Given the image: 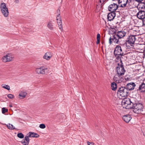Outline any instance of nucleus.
I'll return each mask as SVG.
<instances>
[{"mask_svg": "<svg viewBox=\"0 0 145 145\" xmlns=\"http://www.w3.org/2000/svg\"><path fill=\"white\" fill-rule=\"evenodd\" d=\"M138 90H139L141 92L145 91V84L143 83H142L140 85Z\"/></svg>", "mask_w": 145, "mask_h": 145, "instance_id": "24", "label": "nucleus"}, {"mask_svg": "<svg viewBox=\"0 0 145 145\" xmlns=\"http://www.w3.org/2000/svg\"><path fill=\"white\" fill-rule=\"evenodd\" d=\"M58 25L59 27V29L62 30L63 29V26L62 24V23L61 22V20H60L59 21H57Z\"/></svg>", "mask_w": 145, "mask_h": 145, "instance_id": "27", "label": "nucleus"}, {"mask_svg": "<svg viewBox=\"0 0 145 145\" xmlns=\"http://www.w3.org/2000/svg\"><path fill=\"white\" fill-rule=\"evenodd\" d=\"M52 57V53L50 52H47L45 53L43 56V58L47 60H50Z\"/></svg>", "mask_w": 145, "mask_h": 145, "instance_id": "15", "label": "nucleus"}, {"mask_svg": "<svg viewBox=\"0 0 145 145\" xmlns=\"http://www.w3.org/2000/svg\"><path fill=\"white\" fill-rule=\"evenodd\" d=\"M6 126L10 130H12L15 129L13 125L12 124H11L10 123L6 125Z\"/></svg>", "mask_w": 145, "mask_h": 145, "instance_id": "26", "label": "nucleus"}, {"mask_svg": "<svg viewBox=\"0 0 145 145\" xmlns=\"http://www.w3.org/2000/svg\"><path fill=\"white\" fill-rule=\"evenodd\" d=\"M139 8L142 9H144L145 8V6L143 4H141L140 5Z\"/></svg>", "mask_w": 145, "mask_h": 145, "instance_id": "33", "label": "nucleus"}, {"mask_svg": "<svg viewBox=\"0 0 145 145\" xmlns=\"http://www.w3.org/2000/svg\"><path fill=\"white\" fill-rule=\"evenodd\" d=\"M100 39H97V41L96 43L97 44H98L100 42Z\"/></svg>", "mask_w": 145, "mask_h": 145, "instance_id": "39", "label": "nucleus"}, {"mask_svg": "<svg viewBox=\"0 0 145 145\" xmlns=\"http://www.w3.org/2000/svg\"><path fill=\"white\" fill-rule=\"evenodd\" d=\"M47 69V68H44L42 67L36 68L35 71L38 74H44L45 73V71Z\"/></svg>", "mask_w": 145, "mask_h": 145, "instance_id": "13", "label": "nucleus"}, {"mask_svg": "<svg viewBox=\"0 0 145 145\" xmlns=\"http://www.w3.org/2000/svg\"><path fill=\"white\" fill-rule=\"evenodd\" d=\"M88 145H94V144L92 142H90L89 141L87 142Z\"/></svg>", "mask_w": 145, "mask_h": 145, "instance_id": "35", "label": "nucleus"}, {"mask_svg": "<svg viewBox=\"0 0 145 145\" xmlns=\"http://www.w3.org/2000/svg\"><path fill=\"white\" fill-rule=\"evenodd\" d=\"M9 106H10V107H12V105H10Z\"/></svg>", "mask_w": 145, "mask_h": 145, "instance_id": "41", "label": "nucleus"}, {"mask_svg": "<svg viewBox=\"0 0 145 145\" xmlns=\"http://www.w3.org/2000/svg\"><path fill=\"white\" fill-rule=\"evenodd\" d=\"M136 85L133 82H131L130 83L127 84L126 86V89L129 90H132L134 89Z\"/></svg>", "mask_w": 145, "mask_h": 145, "instance_id": "16", "label": "nucleus"}, {"mask_svg": "<svg viewBox=\"0 0 145 145\" xmlns=\"http://www.w3.org/2000/svg\"><path fill=\"white\" fill-rule=\"evenodd\" d=\"M118 3L121 4L120 6L124 9L128 10L131 8V5L128 3V0H119Z\"/></svg>", "mask_w": 145, "mask_h": 145, "instance_id": "9", "label": "nucleus"}, {"mask_svg": "<svg viewBox=\"0 0 145 145\" xmlns=\"http://www.w3.org/2000/svg\"><path fill=\"white\" fill-rule=\"evenodd\" d=\"M123 76L118 75L116 73V75L114 76V80L117 83L121 82L123 80V78L122 77Z\"/></svg>", "mask_w": 145, "mask_h": 145, "instance_id": "11", "label": "nucleus"}, {"mask_svg": "<svg viewBox=\"0 0 145 145\" xmlns=\"http://www.w3.org/2000/svg\"><path fill=\"white\" fill-rule=\"evenodd\" d=\"M131 118V116L129 115H124L122 117L123 120L127 123H128L130 121Z\"/></svg>", "mask_w": 145, "mask_h": 145, "instance_id": "20", "label": "nucleus"}, {"mask_svg": "<svg viewBox=\"0 0 145 145\" xmlns=\"http://www.w3.org/2000/svg\"><path fill=\"white\" fill-rule=\"evenodd\" d=\"M14 2L16 3H18L19 2V0H15Z\"/></svg>", "mask_w": 145, "mask_h": 145, "instance_id": "38", "label": "nucleus"}, {"mask_svg": "<svg viewBox=\"0 0 145 145\" xmlns=\"http://www.w3.org/2000/svg\"><path fill=\"white\" fill-rule=\"evenodd\" d=\"M101 0V1H103V2H104V1H106V0Z\"/></svg>", "mask_w": 145, "mask_h": 145, "instance_id": "42", "label": "nucleus"}, {"mask_svg": "<svg viewBox=\"0 0 145 145\" xmlns=\"http://www.w3.org/2000/svg\"><path fill=\"white\" fill-rule=\"evenodd\" d=\"M119 37L116 34H115L112 36V38L111 37L109 39V43L110 44H111L112 40L113 42L115 43H118L119 41Z\"/></svg>", "mask_w": 145, "mask_h": 145, "instance_id": "10", "label": "nucleus"}, {"mask_svg": "<svg viewBox=\"0 0 145 145\" xmlns=\"http://www.w3.org/2000/svg\"><path fill=\"white\" fill-rule=\"evenodd\" d=\"M46 27L51 31H54V24L51 21L47 22Z\"/></svg>", "mask_w": 145, "mask_h": 145, "instance_id": "18", "label": "nucleus"}, {"mask_svg": "<svg viewBox=\"0 0 145 145\" xmlns=\"http://www.w3.org/2000/svg\"><path fill=\"white\" fill-rule=\"evenodd\" d=\"M7 97L8 98L10 99H12L14 98V96L12 94H8L7 95Z\"/></svg>", "mask_w": 145, "mask_h": 145, "instance_id": "32", "label": "nucleus"}, {"mask_svg": "<svg viewBox=\"0 0 145 145\" xmlns=\"http://www.w3.org/2000/svg\"><path fill=\"white\" fill-rule=\"evenodd\" d=\"M128 91L124 87L120 88L117 92L118 95L121 97L127 96L128 95Z\"/></svg>", "mask_w": 145, "mask_h": 145, "instance_id": "7", "label": "nucleus"}, {"mask_svg": "<svg viewBox=\"0 0 145 145\" xmlns=\"http://www.w3.org/2000/svg\"><path fill=\"white\" fill-rule=\"evenodd\" d=\"M116 13L115 12H111L109 13L107 15V19L109 21H111L113 20L116 16Z\"/></svg>", "mask_w": 145, "mask_h": 145, "instance_id": "17", "label": "nucleus"}, {"mask_svg": "<svg viewBox=\"0 0 145 145\" xmlns=\"http://www.w3.org/2000/svg\"><path fill=\"white\" fill-rule=\"evenodd\" d=\"M17 136L18 137L20 138H24V136L23 134L22 133H19L17 134Z\"/></svg>", "mask_w": 145, "mask_h": 145, "instance_id": "29", "label": "nucleus"}, {"mask_svg": "<svg viewBox=\"0 0 145 145\" xmlns=\"http://www.w3.org/2000/svg\"><path fill=\"white\" fill-rule=\"evenodd\" d=\"M138 2H141L143 1V0H136Z\"/></svg>", "mask_w": 145, "mask_h": 145, "instance_id": "40", "label": "nucleus"}, {"mask_svg": "<svg viewBox=\"0 0 145 145\" xmlns=\"http://www.w3.org/2000/svg\"><path fill=\"white\" fill-rule=\"evenodd\" d=\"M126 45V44H124L120 46L119 45L116 46L114 51V54L115 56L121 54H123L124 51H125V53H124V55H129L132 56L134 52L131 50H129L127 48Z\"/></svg>", "mask_w": 145, "mask_h": 145, "instance_id": "1", "label": "nucleus"}, {"mask_svg": "<svg viewBox=\"0 0 145 145\" xmlns=\"http://www.w3.org/2000/svg\"><path fill=\"white\" fill-rule=\"evenodd\" d=\"M14 58V56L13 54L8 53L3 56L1 58V60L3 62L6 63L12 61Z\"/></svg>", "mask_w": 145, "mask_h": 145, "instance_id": "6", "label": "nucleus"}, {"mask_svg": "<svg viewBox=\"0 0 145 145\" xmlns=\"http://www.w3.org/2000/svg\"><path fill=\"white\" fill-rule=\"evenodd\" d=\"M0 9L1 13L5 17H7L9 14L8 8L5 3L3 2L0 4Z\"/></svg>", "mask_w": 145, "mask_h": 145, "instance_id": "5", "label": "nucleus"}, {"mask_svg": "<svg viewBox=\"0 0 145 145\" xmlns=\"http://www.w3.org/2000/svg\"><path fill=\"white\" fill-rule=\"evenodd\" d=\"M142 20L143 24L145 26V18L143 19Z\"/></svg>", "mask_w": 145, "mask_h": 145, "instance_id": "37", "label": "nucleus"}, {"mask_svg": "<svg viewBox=\"0 0 145 145\" xmlns=\"http://www.w3.org/2000/svg\"><path fill=\"white\" fill-rule=\"evenodd\" d=\"M8 111V109H6L5 108H2V113L3 114L5 113L6 112Z\"/></svg>", "mask_w": 145, "mask_h": 145, "instance_id": "30", "label": "nucleus"}, {"mask_svg": "<svg viewBox=\"0 0 145 145\" xmlns=\"http://www.w3.org/2000/svg\"><path fill=\"white\" fill-rule=\"evenodd\" d=\"M111 86L112 89L114 91L117 88V84L115 82H113L111 83Z\"/></svg>", "mask_w": 145, "mask_h": 145, "instance_id": "25", "label": "nucleus"}, {"mask_svg": "<svg viewBox=\"0 0 145 145\" xmlns=\"http://www.w3.org/2000/svg\"><path fill=\"white\" fill-rule=\"evenodd\" d=\"M60 15V14H58V16L57 17L56 20L57 21H59V20H61V19L60 18V17L59 16Z\"/></svg>", "mask_w": 145, "mask_h": 145, "instance_id": "34", "label": "nucleus"}, {"mask_svg": "<svg viewBox=\"0 0 145 145\" xmlns=\"http://www.w3.org/2000/svg\"><path fill=\"white\" fill-rule=\"evenodd\" d=\"M134 112L137 114L141 113L143 111V106L141 103L133 104V106L132 108Z\"/></svg>", "mask_w": 145, "mask_h": 145, "instance_id": "8", "label": "nucleus"}, {"mask_svg": "<svg viewBox=\"0 0 145 145\" xmlns=\"http://www.w3.org/2000/svg\"><path fill=\"white\" fill-rule=\"evenodd\" d=\"M27 92L24 90H22L20 92L19 96L20 97L21 99L25 98L27 95Z\"/></svg>", "mask_w": 145, "mask_h": 145, "instance_id": "23", "label": "nucleus"}, {"mask_svg": "<svg viewBox=\"0 0 145 145\" xmlns=\"http://www.w3.org/2000/svg\"><path fill=\"white\" fill-rule=\"evenodd\" d=\"M39 127L41 129H44L46 127V125L44 124H41L39 125Z\"/></svg>", "mask_w": 145, "mask_h": 145, "instance_id": "31", "label": "nucleus"}, {"mask_svg": "<svg viewBox=\"0 0 145 145\" xmlns=\"http://www.w3.org/2000/svg\"><path fill=\"white\" fill-rule=\"evenodd\" d=\"M137 15L138 19L143 20L145 18V11L144 10H140L137 13Z\"/></svg>", "mask_w": 145, "mask_h": 145, "instance_id": "12", "label": "nucleus"}, {"mask_svg": "<svg viewBox=\"0 0 145 145\" xmlns=\"http://www.w3.org/2000/svg\"><path fill=\"white\" fill-rule=\"evenodd\" d=\"M1 87L2 88L8 90H9L10 89V86L8 85L3 84L1 85Z\"/></svg>", "mask_w": 145, "mask_h": 145, "instance_id": "28", "label": "nucleus"}, {"mask_svg": "<svg viewBox=\"0 0 145 145\" xmlns=\"http://www.w3.org/2000/svg\"><path fill=\"white\" fill-rule=\"evenodd\" d=\"M35 145H38L37 144H35Z\"/></svg>", "mask_w": 145, "mask_h": 145, "instance_id": "43", "label": "nucleus"}, {"mask_svg": "<svg viewBox=\"0 0 145 145\" xmlns=\"http://www.w3.org/2000/svg\"><path fill=\"white\" fill-rule=\"evenodd\" d=\"M118 7L117 5L115 3H113L109 5L108 7V9L110 11L115 12Z\"/></svg>", "mask_w": 145, "mask_h": 145, "instance_id": "14", "label": "nucleus"}, {"mask_svg": "<svg viewBox=\"0 0 145 145\" xmlns=\"http://www.w3.org/2000/svg\"><path fill=\"white\" fill-rule=\"evenodd\" d=\"M26 136L28 137V138L29 137L38 138L39 137V135L38 134L34 133L29 132L27 134Z\"/></svg>", "mask_w": 145, "mask_h": 145, "instance_id": "21", "label": "nucleus"}, {"mask_svg": "<svg viewBox=\"0 0 145 145\" xmlns=\"http://www.w3.org/2000/svg\"><path fill=\"white\" fill-rule=\"evenodd\" d=\"M97 39H100V35L98 33L97 35Z\"/></svg>", "mask_w": 145, "mask_h": 145, "instance_id": "36", "label": "nucleus"}, {"mask_svg": "<svg viewBox=\"0 0 145 145\" xmlns=\"http://www.w3.org/2000/svg\"><path fill=\"white\" fill-rule=\"evenodd\" d=\"M116 71L118 74L120 75H123L125 71L124 68L122 61L120 60V62L117 63V65L116 67Z\"/></svg>", "mask_w": 145, "mask_h": 145, "instance_id": "3", "label": "nucleus"}, {"mask_svg": "<svg viewBox=\"0 0 145 145\" xmlns=\"http://www.w3.org/2000/svg\"><path fill=\"white\" fill-rule=\"evenodd\" d=\"M135 36L134 35H130L128 38L127 42L124 43L126 44V46L128 49L133 48V44H134L136 39Z\"/></svg>", "mask_w": 145, "mask_h": 145, "instance_id": "4", "label": "nucleus"}, {"mask_svg": "<svg viewBox=\"0 0 145 145\" xmlns=\"http://www.w3.org/2000/svg\"><path fill=\"white\" fill-rule=\"evenodd\" d=\"M29 142V138L26 136L25 137L24 139L22 140V143L23 145H28Z\"/></svg>", "mask_w": 145, "mask_h": 145, "instance_id": "22", "label": "nucleus"}, {"mask_svg": "<svg viewBox=\"0 0 145 145\" xmlns=\"http://www.w3.org/2000/svg\"><path fill=\"white\" fill-rule=\"evenodd\" d=\"M116 34L120 39H121L125 36L126 33L124 31H118Z\"/></svg>", "mask_w": 145, "mask_h": 145, "instance_id": "19", "label": "nucleus"}, {"mask_svg": "<svg viewBox=\"0 0 145 145\" xmlns=\"http://www.w3.org/2000/svg\"><path fill=\"white\" fill-rule=\"evenodd\" d=\"M134 103V98L133 97L125 98L122 101V105L123 107L127 109L132 108Z\"/></svg>", "mask_w": 145, "mask_h": 145, "instance_id": "2", "label": "nucleus"}]
</instances>
